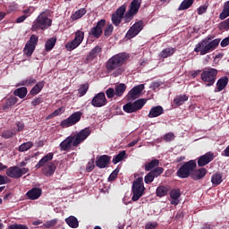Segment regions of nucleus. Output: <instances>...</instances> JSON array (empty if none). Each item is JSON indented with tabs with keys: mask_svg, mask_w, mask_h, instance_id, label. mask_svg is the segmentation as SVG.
Here are the masks:
<instances>
[{
	"mask_svg": "<svg viewBox=\"0 0 229 229\" xmlns=\"http://www.w3.org/2000/svg\"><path fill=\"white\" fill-rule=\"evenodd\" d=\"M8 229H29L27 225H21V224H13L11 225Z\"/></svg>",
	"mask_w": 229,
	"mask_h": 229,
	"instance_id": "obj_52",
	"label": "nucleus"
},
{
	"mask_svg": "<svg viewBox=\"0 0 229 229\" xmlns=\"http://www.w3.org/2000/svg\"><path fill=\"white\" fill-rule=\"evenodd\" d=\"M81 115H83V113L80 111L72 113L68 118L61 122L60 126L62 128H70V126H74V124H78V123L81 121Z\"/></svg>",
	"mask_w": 229,
	"mask_h": 229,
	"instance_id": "obj_12",
	"label": "nucleus"
},
{
	"mask_svg": "<svg viewBox=\"0 0 229 229\" xmlns=\"http://www.w3.org/2000/svg\"><path fill=\"white\" fill-rule=\"evenodd\" d=\"M83 38H85V32L81 30H77L75 32V38L73 40L75 42H78L79 44H81V42H83Z\"/></svg>",
	"mask_w": 229,
	"mask_h": 229,
	"instance_id": "obj_43",
	"label": "nucleus"
},
{
	"mask_svg": "<svg viewBox=\"0 0 229 229\" xmlns=\"http://www.w3.org/2000/svg\"><path fill=\"white\" fill-rule=\"evenodd\" d=\"M53 24V21L47 17V13L46 12H42L33 21L31 30L38 31V30H47L51 28Z\"/></svg>",
	"mask_w": 229,
	"mask_h": 229,
	"instance_id": "obj_7",
	"label": "nucleus"
},
{
	"mask_svg": "<svg viewBox=\"0 0 229 229\" xmlns=\"http://www.w3.org/2000/svg\"><path fill=\"white\" fill-rule=\"evenodd\" d=\"M198 167V164L196 163V160H190L188 162H185L176 172V175L179 178H189V176L191 178L192 176V171Z\"/></svg>",
	"mask_w": 229,
	"mask_h": 229,
	"instance_id": "obj_10",
	"label": "nucleus"
},
{
	"mask_svg": "<svg viewBox=\"0 0 229 229\" xmlns=\"http://www.w3.org/2000/svg\"><path fill=\"white\" fill-rule=\"evenodd\" d=\"M218 30L220 31H228V30H229V18L219 23Z\"/></svg>",
	"mask_w": 229,
	"mask_h": 229,
	"instance_id": "obj_44",
	"label": "nucleus"
},
{
	"mask_svg": "<svg viewBox=\"0 0 229 229\" xmlns=\"http://www.w3.org/2000/svg\"><path fill=\"white\" fill-rule=\"evenodd\" d=\"M64 114V107H59L55 111H54L51 114L47 116V119H51L53 117H58V115H62Z\"/></svg>",
	"mask_w": 229,
	"mask_h": 229,
	"instance_id": "obj_47",
	"label": "nucleus"
},
{
	"mask_svg": "<svg viewBox=\"0 0 229 229\" xmlns=\"http://www.w3.org/2000/svg\"><path fill=\"white\" fill-rule=\"evenodd\" d=\"M143 90H144V84H140L132 88L127 95L128 101H133L134 99H137L140 92H142Z\"/></svg>",
	"mask_w": 229,
	"mask_h": 229,
	"instance_id": "obj_20",
	"label": "nucleus"
},
{
	"mask_svg": "<svg viewBox=\"0 0 229 229\" xmlns=\"http://www.w3.org/2000/svg\"><path fill=\"white\" fill-rule=\"evenodd\" d=\"M180 196H182V193H180V190H172L170 191V198L172 199H180Z\"/></svg>",
	"mask_w": 229,
	"mask_h": 229,
	"instance_id": "obj_48",
	"label": "nucleus"
},
{
	"mask_svg": "<svg viewBox=\"0 0 229 229\" xmlns=\"http://www.w3.org/2000/svg\"><path fill=\"white\" fill-rule=\"evenodd\" d=\"M46 85V82L44 81H41L38 82L30 91V96H37V94H40L42 92V89H44V86Z\"/></svg>",
	"mask_w": 229,
	"mask_h": 229,
	"instance_id": "obj_27",
	"label": "nucleus"
},
{
	"mask_svg": "<svg viewBox=\"0 0 229 229\" xmlns=\"http://www.w3.org/2000/svg\"><path fill=\"white\" fill-rule=\"evenodd\" d=\"M31 148H33V142L27 141L19 146L18 151H20V153H24V151H29Z\"/></svg>",
	"mask_w": 229,
	"mask_h": 229,
	"instance_id": "obj_39",
	"label": "nucleus"
},
{
	"mask_svg": "<svg viewBox=\"0 0 229 229\" xmlns=\"http://www.w3.org/2000/svg\"><path fill=\"white\" fill-rule=\"evenodd\" d=\"M106 96L108 99H112L115 96V89L114 88H109L106 90Z\"/></svg>",
	"mask_w": 229,
	"mask_h": 229,
	"instance_id": "obj_50",
	"label": "nucleus"
},
{
	"mask_svg": "<svg viewBox=\"0 0 229 229\" xmlns=\"http://www.w3.org/2000/svg\"><path fill=\"white\" fill-rule=\"evenodd\" d=\"M124 157H126V150H123L118 155L114 156L113 164H119V162H122V160L124 159Z\"/></svg>",
	"mask_w": 229,
	"mask_h": 229,
	"instance_id": "obj_42",
	"label": "nucleus"
},
{
	"mask_svg": "<svg viewBox=\"0 0 229 229\" xmlns=\"http://www.w3.org/2000/svg\"><path fill=\"white\" fill-rule=\"evenodd\" d=\"M28 19V15L23 14L16 19V22L19 24L21 22H24Z\"/></svg>",
	"mask_w": 229,
	"mask_h": 229,
	"instance_id": "obj_61",
	"label": "nucleus"
},
{
	"mask_svg": "<svg viewBox=\"0 0 229 229\" xmlns=\"http://www.w3.org/2000/svg\"><path fill=\"white\" fill-rule=\"evenodd\" d=\"M8 176L0 174V185H6L8 183Z\"/></svg>",
	"mask_w": 229,
	"mask_h": 229,
	"instance_id": "obj_59",
	"label": "nucleus"
},
{
	"mask_svg": "<svg viewBox=\"0 0 229 229\" xmlns=\"http://www.w3.org/2000/svg\"><path fill=\"white\" fill-rule=\"evenodd\" d=\"M185 101H189V97L187 95H177L174 98V103L176 105V106H182Z\"/></svg>",
	"mask_w": 229,
	"mask_h": 229,
	"instance_id": "obj_31",
	"label": "nucleus"
},
{
	"mask_svg": "<svg viewBox=\"0 0 229 229\" xmlns=\"http://www.w3.org/2000/svg\"><path fill=\"white\" fill-rule=\"evenodd\" d=\"M58 223L56 219H52L50 221H47L44 224L45 228H53Z\"/></svg>",
	"mask_w": 229,
	"mask_h": 229,
	"instance_id": "obj_53",
	"label": "nucleus"
},
{
	"mask_svg": "<svg viewBox=\"0 0 229 229\" xmlns=\"http://www.w3.org/2000/svg\"><path fill=\"white\" fill-rule=\"evenodd\" d=\"M217 69L212 67H206L200 74V80L206 83L207 87H212L217 80Z\"/></svg>",
	"mask_w": 229,
	"mask_h": 229,
	"instance_id": "obj_8",
	"label": "nucleus"
},
{
	"mask_svg": "<svg viewBox=\"0 0 229 229\" xmlns=\"http://www.w3.org/2000/svg\"><path fill=\"white\" fill-rule=\"evenodd\" d=\"M15 125L17 127V131H24L25 125L22 122H17Z\"/></svg>",
	"mask_w": 229,
	"mask_h": 229,
	"instance_id": "obj_58",
	"label": "nucleus"
},
{
	"mask_svg": "<svg viewBox=\"0 0 229 229\" xmlns=\"http://www.w3.org/2000/svg\"><path fill=\"white\" fill-rule=\"evenodd\" d=\"M37 83V79L33 77L27 78L23 81H21V85L25 86V87H31Z\"/></svg>",
	"mask_w": 229,
	"mask_h": 229,
	"instance_id": "obj_40",
	"label": "nucleus"
},
{
	"mask_svg": "<svg viewBox=\"0 0 229 229\" xmlns=\"http://www.w3.org/2000/svg\"><path fill=\"white\" fill-rule=\"evenodd\" d=\"M87 13V9L81 8L78 11H76L73 14H72L71 19L72 21H78V19H81L83 15Z\"/></svg>",
	"mask_w": 229,
	"mask_h": 229,
	"instance_id": "obj_35",
	"label": "nucleus"
},
{
	"mask_svg": "<svg viewBox=\"0 0 229 229\" xmlns=\"http://www.w3.org/2000/svg\"><path fill=\"white\" fill-rule=\"evenodd\" d=\"M207 173H208L207 168H204L202 166L199 169L195 168L192 171L191 178V180H194L195 182H198V180H203V178H205V176H207Z\"/></svg>",
	"mask_w": 229,
	"mask_h": 229,
	"instance_id": "obj_22",
	"label": "nucleus"
},
{
	"mask_svg": "<svg viewBox=\"0 0 229 229\" xmlns=\"http://www.w3.org/2000/svg\"><path fill=\"white\" fill-rule=\"evenodd\" d=\"M15 133H13V131H5L2 133L3 139H12V137H13Z\"/></svg>",
	"mask_w": 229,
	"mask_h": 229,
	"instance_id": "obj_55",
	"label": "nucleus"
},
{
	"mask_svg": "<svg viewBox=\"0 0 229 229\" xmlns=\"http://www.w3.org/2000/svg\"><path fill=\"white\" fill-rule=\"evenodd\" d=\"M128 58H130V55L124 52L113 55L107 60L106 64V71H108L109 72H112V71H115L113 73L114 78H117V76H121V74L124 72V69H123L122 67L123 65H124V64H126Z\"/></svg>",
	"mask_w": 229,
	"mask_h": 229,
	"instance_id": "obj_3",
	"label": "nucleus"
},
{
	"mask_svg": "<svg viewBox=\"0 0 229 229\" xmlns=\"http://www.w3.org/2000/svg\"><path fill=\"white\" fill-rule=\"evenodd\" d=\"M140 140V138H138L137 140H133L132 141H131V142L128 144V147H129V148H133V146H135L136 144H138Z\"/></svg>",
	"mask_w": 229,
	"mask_h": 229,
	"instance_id": "obj_63",
	"label": "nucleus"
},
{
	"mask_svg": "<svg viewBox=\"0 0 229 229\" xmlns=\"http://www.w3.org/2000/svg\"><path fill=\"white\" fill-rule=\"evenodd\" d=\"M80 46V43L75 41V39H73L71 42H68L65 45V48L67 49V51H73V49H76V47H78Z\"/></svg>",
	"mask_w": 229,
	"mask_h": 229,
	"instance_id": "obj_45",
	"label": "nucleus"
},
{
	"mask_svg": "<svg viewBox=\"0 0 229 229\" xmlns=\"http://www.w3.org/2000/svg\"><path fill=\"white\" fill-rule=\"evenodd\" d=\"M42 101H43L42 98L38 97V98H34L31 101V105H32V106H38V105H40V103H42Z\"/></svg>",
	"mask_w": 229,
	"mask_h": 229,
	"instance_id": "obj_57",
	"label": "nucleus"
},
{
	"mask_svg": "<svg viewBox=\"0 0 229 229\" xmlns=\"http://www.w3.org/2000/svg\"><path fill=\"white\" fill-rule=\"evenodd\" d=\"M56 46V38H50L47 40L45 44V49L46 51L49 52L53 50V48Z\"/></svg>",
	"mask_w": 229,
	"mask_h": 229,
	"instance_id": "obj_38",
	"label": "nucleus"
},
{
	"mask_svg": "<svg viewBox=\"0 0 229 229\" xmlns=\"http://www.w3.org/2000/svg\"><path fill=\"white\" fill-rule=\"evenodd\" d=\"M89 92V83H84L78 89L79 98H83Z\"/></svg>",
	"mask_w": 229,
	"mask_h": 229,
	"instance_id": "obj_41",
	"label": "nucleus"
},
{
	"mask_svg": "<svg viewBox=\"0 0 229 229\" xmlns=\"http://www.w3.org/2000/svg\"><path fill=\"white\" fill-rule=\"evenodd\" d=\"M110 160H112V157L108 155H102L100 157H97L95 164L98 169H105L106 167H108Z\"/></svg>",
	"mask_w": 229,
	"mask_h": 229,
	"instance_id": "obj_19",
	"label": "nucleus"
},
{
	"mask_svg": "<svg viewBox=\"0 0 229 229\" xmlns=\"http://www.w3.org/2000/svg\"><path fill=\"white\" fill-rule=\"evenodd\" d=\"M65 223L68 225V226H70V228H78V226H80V222L74 216H70L69 217L65 218Z\"/></svg>",
	"mask_w": 229,
	"mask_h": 229,
	"instance_id": "obj_28",
	"label": "nucleus"
},
{
	"mask_svg": "<svg viewBox=\"0 0 229 229\" xmlns=\"http://www.w3.org/2000/svg\"><path fill=\"white\" fill-rule=\"evenodd\" d=\"M222 155L224 157H229V145L225 148V150L222 152Z\"/></svg>",
	"mask_w": 229,
	"mask_h": 229,
	"instance_id": "obj_64",
	"label": "nucleus"
},
{
	"mask_svg": "<svg viewBox=\"0 0 229 229\" xmlns=\"http://www.w3.org/2000/svg\"><path fill=\"white\" fill-rule=\"evenodd\" d=\"M14 96H18L21 99H24L28 94V89L26 87H21L14 90Z\"/></svg>",
	"mask_w": 229,
	"mask_h": 229,
	"instance_id": "obj_36",
	"label": "nucleus"
},
{
	"mask_svg": "<svg viewBox=\"0 0 229 229\" xmlns=\"http://www.w3.org/2000/svg\"><path fill=\"white\" fill-rule=\"evenodd\" d=\"M222 182H223V174H222L216 173L212 175L211 183H213V185L215 187H217V185H221Z\"/></svg>",
	"mask_w": 229,
	"mask_h": 229,
	"instance_id": "obj_32",
	"label": "nucleus"
},
{
	"mask_svg": "<svg viewBox=\"0 0 229 229\" xmlns=\"http://www.w3.org/2000/svg\"><path fill=\"white\" fill-rule=\"evenodd\" d=\"M210 40V38H206L202 39L195 46L194 52L199 53L200 56H203L205 55H208V53H211V51H214L217 47V46H219V42H221L219 38H216L212 41Z\"/></svg>",
	"mask_w": 229,
	"mask_h": 229,
	"instance_id": "obj_6",
	"label": "nucleus"
},
{
	"mask_svg": "<svg viewBox=\"0 0 229 229\" xmlns=\"http://www.w3.org/2000/svg\"><path fill=\"white\" fill-rule=\"evenodd\" d=\"M226 17H229V1L224 4V9L222 13L219 14L220 21H225Z\"/></svg>",
	"mask_w": 229,
	"mask_h": 229,
	"instance_id": "obj_37",
	"label": "nucleus"
},
{
	"mask_svg": "<svg viewBox=\"0 0 229 229\" xmlns=\"http://www.w3.org/2000/svg\"><path fill=\"white\" fill-rule=\"evenodd\" d=\"M146 105V99L140 98L133 103L129 102L123 106V111L126 114H133V112H138V110H142L144 106Z\"/></svg>",
	"mask_w": 229,
	"mask_h": 229,
	"instance_id": "obj_13",
	"label": "nucleus"
},
{
	"mask_svg": "<svg viewBox=\"0 0 229 229\" xmlns=\"http://www.w3.org/2000/svg\"><path fill=\"white\" fill-rule=\"evenodd\" d=\"M119 175V168L114 169L108 177V182H115Z\"/></svg>",
	"mask_w": 229,
	"mask_h": 229,
	"instance_id": "obj_49",
	"label": "nucleus"
},
{
	"mask_svg": "<svg viewBox=\"0 0 229 229\" xmlns=\"http://www.w3.org/2000/svg\"><path fill=\"white\" fill-rule=\"evenodd\" d=\"M158 165H160L158 159H152L144 165L145 171L148 172L144 177V182L147 185L153 183L155 178H158V176L164 174V167Z\"/></svg>",
	"mask_w": 229,
	"mask_h": 229,
	"instance_id": "obj_4",
	"label": "nucleus"
},
{
	"mask_svg": "<svg viewBox=\"0 0 229 229\" xmlns=\"http://www.w3.org/2000/svg\"><path fill=\"white\" fill-rule=\"evenodd\" d=\"M106 25V20L102 19L98 21L97 25L91 29V35L95 37V38H99L101 35H103V28Z\"/></svg>",
	"mask_w": 229,
	"mask_h": 229,
	"instance_id": "obj_17",
	"label": "nucleus"
},
{
	"mask_svg": "<svg viewBox=\"0 0 229 229\" xmlns=\"http://www.w3.org/2000/svg\"><path fill=\"white\" fill-rule=\"evenodd\" d=\"M19 98L17 97H10L5 100V103L3 105V110H10L12 106L17 105Z\"/></svg>",
	"mask_w": 229,
	"mask_h": 229,
	"instance_id": "obj_26",
	"label": "nucleus"
},
{
	"mask_svg": "<svg viewBox=\"0 0 229 229\" xmlns=\"http://www.w3.org/2000/svg\"><path fill=\"white\" fill-rule=\"evenodd\" d=\"M103 52V48L99 46H96L86 56L84 64H90V62H94L95 58H98V55H101Z\"/></svg>",
	"mask_w": 229,
	"mask_h": 229,
	"instance_id": "obj_21",
	"label": "nucleus"
},
{
	"mask_svg": "<svg viewBox=\"0 0 229 229\" xmlns=\"http://www.w3.org/2000/svg\"><path fill=\"white\" fill-rule=\"evenodd\" d=\"M96 167V165H94V159H91L87 166H86V171L87 173H90L91 171H94V168Z\"/></svg>",
	"mask_w": 229,
	"mask_h": 229,
	"instance_id": "obj_54",
	"label": "nucleus"
},
{
	"mask_svg": "<svg viewBox=\"0 0 229 229\" xmlns=\"http://www.w3.org/2000/svg\"><path fill=\"white\" fill-rule=\"evenodd\" d=\"M106 103H108V100H106L105 92L98 93L91 100V105L95 106V108H101V106H105Z\"/></svg>",
	"mask_w": 229,
	"mask_h": 229,
	"instance_id": "obj_16",
	"label": "nucleus"
},
{
	"mask_svg": "<svg viewBox=\"0 0 229 229\" xmlns=\"http://www.w3.org/2000/svg\"><path fill=\"white\" fill-rule=\"evenodd\" d=\"M174 51H176V49L173 47L165 48L160 52L159 57L163 59L169 58V56H173L174 55Z\"/></svg>",
	"mask_w": 229,
	"mask_h": 229,
	"instance_id": "obj_30",
	"label": "nucleus"
},
{
	"mask_svg": "<svg viewBox=\"0 0 229 229\" xmlns=\"http://www.w3.org/2000/svg\"><path fill=\"white\" fill-rule=\"evenodd\" d=\"M27 173H30V168H21L14 165L7 168L6 176H8V178H13V180H19V178H22Z\"/></svg>",
	"mask_w": 229,
	"mask_h": 229,
	"instance_id": "obj_11",
	"label": "nucleus"
},
{
	"mask_svg": "<svg viewBox=\"0 0 229 229\" xmlns=\"http://www.w3.org/2000/svg\"><path fill=\"white\" fill-rule=\"evenodd\" d=\"M144 191H146V187H144V178L139 177L133 181L131 186V200L139 201L142 196H144Z\"/></svg>",
	"mask_w": 229,
	"mask_h": 229,
	"instance_id": "obj_9",
	"label": "nucleus"
},
{
	"mask_svg": "<svg viewBox=\"0 0 229 229\" xmlns=\"http://www.w3.org/2000/svg\"><path fill=\"white\" fill-rule=\"evenodd\" d=\"M228 76H224L218 79L216 81V88L215 89V92H222V90H225L228 85Z\"/></svg>",
	"mask_w": 229,
	"mask_h": 229,
	"instance_id": "obj_24",
	"label": "nucleus"
},
{
	"mask_svg": "<svg viewBox=\"0 0 229 229\" xmlns=\"http://www.w3.org/2000/svg\"><path fill=\"white\" fill-rule=\"evenodd\" d=\"M112 33H114V25L107 24L104 30V35L105 37H110L112 36Z\"/></svg>",
	"mask_w": 229,
	"mask_h": 229,
	"instance_id": "obj_46",
	"label": "nucleus"
},
{
	"mask_svg": "<svg viewBox=\"0 0 229 229\" xmlns=\"http://www.w3.org/2000/svg\"><path fill=\"white\" fill-rule=\"evenodd\" d=\"M55 155L50 152L44 156L35 165V169H40L42 167L41 173L44 176L47 178L53 176L56 171V164L51 162Z\"/></svg>",
	"mask_w": 229,
	"mask_h": 229,
	"instance_id": "obj_5",
	"label": "nucleus"
},
{
	"mask_svg": "<svg viewBox=\"0 0 229 229\" xmlns=\"http://www.w3.org/2000/svg\"><path fill=\"white\" fill-rule=\"evenodd\" d=\"M90 133L92 131H90V128L86 127L82 129L80 132H78L76 135H70L68 136L64 140H63L60 144V151H71V148H78L79 144H81V142L87 140L89 137L90 136Z\"/></svg>",
	"mask_w": 229,
	"mask_h": 229,
	"instance_id": "obj_2",
	"label": "nucleus"
},
{
	"mask_svg": "<svg viewBox=\"0 0 229 229\" xmlns=\"http://www.w3.org/2000/svg\"><path fill=\"white\" fill-rule=\"evenodd\" d=\"M228 45H229V37L224 38L220 43L221 47H226V46Z\"/></svg>",
	"mask_w": 229,
	"mask_h": 229,
	"instance_id": "obj_62",
	"label": "nucleus"
},
{
	"mask_svg": "<svg viewBox=\"0 0 229 229\" xmlns=\"http://www.w3.org/2000/svg\"><path fill=\"white\" fill-rule=\"evenodd\" d=\"M163 139L165 140V142H171L172 140H174V133L168 132L164 135Z\"/></svg>",
	"mask_w": 229,
	"mask_h": 229,
	"instance_id": "obj_51",
	"label": "nucleus"
},
{
	"mask_svg": "<svg viewBox=\"0 0 229 229\" xmlns=\"http://www.w3.org/2000/svg\"><path fill=\"white\" fill-rule=\"evenodd\" d=\"M157 226H158L157 223H148L145 225V229H157Z\"/></svg>",
	"mask_w": 229,
	"mask_h": 229,
	"instance_id": "obj_60",
	"label": "nucleus"
},
{
	"mask_svg": "<svg viewBox=\"0 0 229 229\" xmlns=\"http://www.w3.org/2000/svg\"><path fill=\"white\" fill-rule=\"evenodd\" d=\"M212 160H214V153L207 152L203 156L198 157L197 164L199 167H205V165H208Z\"/></svg>",
	"mask_w": 229,
	"mask_h": 229,
	"instance_id": "obj_18",
	"label": "nucleus"
},
{
	"mask_svg": "<svg viewBox=\"0 0 229 229\" xmlns=\"http://www.w3.org/2000/svg\"><path fill=\"white\" fill-rule=\"evenodd\" d=\"M192 4H194V0H183L178 7V11L189 10Z\"/></svg>",
	"mask_w": 229,
	"mask_h": 229,
	"instance_id": "obj_34",
	"label": "nucleus"
},
{
	"mask_svg": "<svg viewBox=\"0 0 229 229\" xmlns=\"http://www.w3.org/2000/svg\"><path fill=\"white\" fill-rule=\"evenodd\" d=\"M208 5H201L197 9L198 15H203L207 12Z\"/></svg>",
	"mask_w": 229,
	"mask_h": 229,
	"instance_id": "obj_56",
	"label": "nucleus"
},
{
	"mask_svg": "<svg viewBox=\"0 0 229 229\" xmlns=\"http://www.w3.org/2000/svg\"><path fill=\"white\" fill-rule=\"evenodd\" d=\"M38 44V38L37 35L32 34L26 43L25 47L23 48V54L26 55L29 58L33 55L35 49Z\"/></svg>",
	"mask_w": 229,
	"mask_h": 229,
	"instance_id": "obj_14",
	"label": "nucleus"
},
{
	"mask_svg": "<svg viewBox=\"0 0 229 229\" xmlns=\"http://www.w3.org/2000/svg\"><path fill=\"white\" fill-rule=\"evenodd\" d=\"M162 114H164V107H162V106H157L150 109L148 116L149 119H153L155 117H159Z\"/></svg>",
	"mask_w": 229,
	"mask_h": 229,
	"instance_id": "obj_25",
	"label": "nucleus"
},
{
	"mask_svg": "<svg viewBox=\"0 0 229 229\" xmlns=\"http://www.w3.org/2000/svg\"><path fill=\"white\" fill-rule=\"evenodd\" d=\"M168 192L169 189L164 185L158 186L156 190L157 198H164V196H167Z\"/></svg>",
	"mask_w": 229,
	"mask_h": 229,
	"instance_id": "obj_33",
	"label": "nucleus"
},
{
	"mask_svg": "<svg viewBox=\"0 0 229 229\" xmlns=\"http://www.w3.org/2000/svg\"><path fill=\"white\" fill-rule=\"evenodd\" d=\"M127 86L124 83H120L114 86V92L116 98H122V96L126 92Z\"/></svg>",
	"mask_w": 229,
	"mask_h": 229,
	"instance_id": "obj_29",
	"label": "nucleus"
},
{
	"mask_svg": "<svg viewBox=\"0 0 229 229\" xmlns=\"http://www.w3.org/2000/svg\"><path fill=\"white\" fill-rule=\"evenodd\" d=\"M144 30V21L142 20H140L139 21H136L127 31L125 37L129 40L133 38L134 37H137V35Z\"/></svg>",
	"mask_w": 229,
	"mask_h": 229,
	"instance_id": "obj_15",
	"label": "nucleus"
},
{
	"mask_svg": "<svg viewBox=\"0 0 229 229\" xmlns=\"http://www.w3.org/2000/svg\"><path fill=\"white\" fill-rule=\"evenodd\" d=\"M42 196V189L34 187L29 191L26 192V197L28 199H31L32 201H35V199H38Z\"/></svg>",
	"mask_w": 229,
	"mask_h": 229,
	"instance_id": "obj_23",
	"label": "nucleus"
},
{
	"mask_svg": "<svg viewBox=\"0 0 229 229\" xmlns=\"http://www.w3.org/2000/svg\"><path fill=\"white\" fill-rule=\"evenodd\" d=\"M140 4H142V0H132L130 9L127 12L126 4L121 5L111 16V21L114 26H119L121 22H123V19L125 23L131 22L135 15L139 13Z\"/></svg>",
	"mask_w": 229,
	"mask_h": 229,
	"instance_id": "obj_1",
	"label": "nucleus"
}]
</instances>
